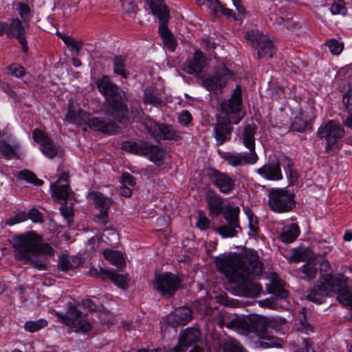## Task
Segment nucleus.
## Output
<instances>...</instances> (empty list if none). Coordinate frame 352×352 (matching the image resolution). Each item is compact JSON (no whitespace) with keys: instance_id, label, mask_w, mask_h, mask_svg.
<instances>
[{"instance_id":"f03ea898","label":"nucleus","mask_w":352,"mask_h":352,"mask_svg":"<svg viewBox=\"0 0 352 352\" xmlns=\"http://www.w3.org/2000/svg\"><path fill=\"white\" fill-rule=\"evenodd\" d=\"M12 243L15 250L16 259L29 262L40 270L45 268L46 263L39 256H51L54 254V248L48 243H40L37 235L32 232L15 235L12 239Z\"/></svg>"},{"instance_id":"8fccbe9b","label":"nucleus","mask_w":352,"mask_h":352,"mask_svg":"<svg viewBox=\"0 0 352 352\" xmlns=\"http://www.w3.org/2000/svg\"><path fill=\"white\" fill-rule=\"evenodd\" d=\"M27 219V214L24 211H18L14 216L5 220V224L8 226H14L16 223L25 221Z\"/></svg>"},{"instance_id":"bf43d9fd","label":"nucleus","mask_w":352,"mask_h":352,"mask_svg":"<svg viewBox=\"0 0 352 352\" xmlns=\"http://www.w3.org/2000/svg\"><path fill=\"white\" fill-rule=\"evenodd\" d=\"M94 220L97 223L105 226L109 221V211L100 210L98 214L94 216Z\"/></svg>"},{"instance_id":"052dcab7","label":"nucleus","mask_w":352,"mask_h":352,"mask_svg":"<svg viewBox=\"0 0 352 352\" xmlns=\"http://www.w3.org/2000/svg\"><path fill=\"white\" fill-rule=\"evenodd\" d=\"M192 116L187 110L182 111L178 117L179 122L184 126L188 125L192 122Z\"/></svg>"},{"instance_id":"c03bdc74","label":"nucleus","mask_w":352,"mask_h":352,"mask_svg":"<svg viewBox=\"0 0 352 352\" xmlns=\"http://www.w3.org/2000/svg\"><path fill=\"white\" fill-rule=\"evenodd\" d=\"M107 279L111 280L116 285L121 288H126L127 286V281L126 277L123 275L116 274L113 272L109 271L107 273Z\"/></svg>"},{"instance_id":"4d7b16f0","label":"nucleus","mask_w":352,"mask_h":352,"mask_svg":"<svg viewBox=\"0 0 352 352\" xmlns=\"http://www.w3.org/2000/svg\"><path fill=\"white\" fill-rule=\"evenodd\" d=\"M312 259L320 262V270L321 272H329L330 271L331 264L328 260L324 259L323 256L318 255L314 256Z\"/></svg>"},{"instance_id":"338daca9","label":"nucleus","mask_w":352,"mask_h":352,"mask_svg":"<svg viewBox=\"0 0 352 352\" xmlns=\"http://www.w3.org/2000/svg\"><path fill=\"white\" fill-rule=\"evenodd\" d=\"M248 218L250 229L254 234H257L259 230L257 219H254V217L252 215H249Z\"/></svg>"},{"instance_id":"09e8293b","label":"nucleus","mask_w":352,"mask_h":352,"mask_svg":"<svg viewBox=\"0 0 352 352\" xmlns=\"http://www.w3.org/2000/svg\"><path fill=\"white\" fill-rule=\"evenodd\" d=\"M62 206L60 208L61 214L65 218L68 222L72 219L74 216V202L69 201L65 204H61Z\"/></svg>"},{"instance_id":"e2e57ef3","label":"nucleus","mask_w":352,"mask_h":352,"mask_svg":"<svg viewBox=\"0 0 352 352\" xmlns=\"http://www.w3.org/2000/svg\"><path fill=\"white\" fill-rule=\"evenodd\" d=\"M205 0H199L198 2L201 4L204 3ZM208 3V6L217 13L223 5L219 0H206Z\"/></svg>"},{"instance_id":"cd10ccee","label":"nucleus","mask_w":352,"mask_h":352,"mask_svg":"<svg viewBox=\"0 0 352 352\" xmlns=\"http://www.w3.org/2000/svg\"><path fill=\"white\" fill-rule=\"evenodd\" d=\"M210 212L218 216L222 212L223 199L217 195L213 194L207 197Z\"/></svg>"},{"instance_id":"9b49d317","label":"nucleus","mask_w":352,"mask_h":352,"mask_svg":"<svg viewBox=\"0 0 352 352\" xmlns=\"http://www.w3.org/2000/svg\"><path fill=\"white\" fill-rule=\"evenodd\" d=\"M246 38L250 42L252 47L256 50L258 59L271 58L276 52L274 43L258 31L247 32Z\"/></svg>"},{"instance_id":"58836bf2","label":"nucleus","mask_w":352,"mask_h":352,"mask_svg":"<svg viewBox=\"0 0 352 352\" xmlns=\"http://www.w3.org/2000/svg\"><path fill=\"white\" fill-rule=\"evenodd\" d=\"M103 255L105 259L109 261L111 264L117 267L122 266L123 263V257L119 252L111 250H105L103 252Z\"/></svg>"},{"instance_id":"9d476101","label":"nucleus","mask_w":352,"mask_h":352,"mask_svg":"<svg viewBox=\"0 0 352 352\" xmlns=\"http://www.w3.org/2000/svg\"><path fill=\"white\" fill-rule=\"evenodd\" d=\"M181 279L171 272H164L155 275L152 280V286L155 291L158 292L164 298L173 296L181 287Z\"/></svg>"},{"instance_id":"774afa93","label":"nucleus","mask_w":352,"mask_h":352,"mask_svg":"<svg viewBox=\"0 0 352 352\" xmlns=\"http://www.w3.org/2000/svg\"><path fill=\"white\" fill-rule=\"evenodd\" d=\"M219 10H221L222 14L226 16L237 19V17L235 16L233 11L226 8L223 5L221 6V8L219 9Z\"/></svg>"},{"instance_id":"3c124183","label":"nucleus","mask_w":352,"mask_h":352,"mask_svg":"<svg viewBox=\"0 0 352 352\" xmlns=\"http://www.w3.org/2000/svg\"><path fill=\"white\" fill-rule=\"evenodd\" d=\"M326 45L329 48L330 52L335 55L340 54L344 49L343 43L338 42L336 39L327 41Z\"/></svg>"},{"instance_id":"0eeeda50","label":"nucleus","mask_w":352,"mask_h":352,"mask_svg":"<svg viewBox=\"0 0 352 352\" xmlns=\"http://www.w3.org/2000/svg\"><path fill=\"white\" fill-rule=\"evenodd\" d=\"M257 126L254 123L247 124L242 132L240 140L243 144L249 150L248 152L241 153H225L223 155V160L234 167L245 166L247 164H254L258 160L255 151V138Z\"/></svg>"},{"instance_id":"39448f33","label":"nucleus","mask_w":352,"mask_h":352,"mask_svg":"<svg viewBox=\"0 0 352 352\" xmlns=\"http://www.w3.org/2000/svg\"><path fill=\"white\" fill-rule=\"evenodd\" d=\"M204 314L206 316H213V322L220 327L226 326L228 329L236 330L239 333L245 335L254 333L261 340L267 336L268 323L265 318L258 316L236 317L226 323L223 318L226 312L223 310L206 309Z\"/></svg>"},{"instance_id":"13d9d810","label":"nucleus","mask_w":352,"mask_h":352,"mask_svg":"<svg viewBox=\"0 0 352 352\" xmlns=\"http://www.w3.org/2000/svg\"><path fill=\"white\" fill-rule=\"evenodd\" d=\"M342 102L347 112L352 113V89H349L343 96Z\"/></svg>"},{"instance_id":"680f3d73","label":"nucleus","mask_w":352,"mask_h":352,"mask_svg":"<svg viewBox=\"0 0 352 352\" xmlns=\"http://www.w3.org/2000/svg\"><path fill=\"white\" fill-rule=\"evenodd\" d=\"M27 214V219H30L35 223L41 222L43 221V216L41 213L36 208H32Z\"/></svg>"},{"instance_id":"ddd939ff","label":"nucleus","mask_w":352,"mask_h":352,"mask_svg":"<svg viewBox=\"0 0 352 352\" xmlns=\"http://www.w3.org/2000/svg\"><path fill=\"white\" fill-rule=\"evenodd\" d=\"M199 336L200 331L197 329L188 328L181 333L178 344L170 351L142 349L138 352H185L188 347L198 342Z\"/></svg>"},{"instance_id":"20e7f679","label":"nucleus","mask_w":352,"mask_h":352,"mask_svg":"<svg viewBox=\"0 0 352 352\" xmlns=\"http://www.w3.org/2000/svg\"><path fill=\"white\" fill-rule=\"evenodd\" d=\"M96 86L104 98L106 115L122 124H128L130 120L126 94L107 76L98 79Z\"/></svg>"},{"instance_id":"6ab92c4d","label":"nucleus","mask_w":352,"mask_h":352,"mask_svg":"<svg viewBox=\"0 0 352 352\" xmlns=\"http://www.w3.org/2000/svg\"><path fill=\"white\" fill-rule=\"evenodd\" d=\"M256 173L263 178L278 181L283 179L280 163L278 160H273L256 170Z\"/></svg>"},{"instance_id":"b1692460","label":"nucleus","mask_w":352,"mask_h":352,"mask_svg":"<svg viewBox=\"0 0 352 352\" xmlns=\"http://www.w3.org/2000/svg\"><path fill=\"white\" fill-rule=\"evenodd\" d=\"M331 287L328 284L321 283L316 285L308 291L306 298L312 302L322 303L324 299L329 295Z\"/></svg>"},{"instance_id":"603ef678","label":"nucleus","mask_w":352,"mask_h":352,"mask_svg":"<svg viewBox=\"0 0 352 352\" xmlns=\"http://www.w3.org/2000/svg\"><path fill=\"white\" fill-rule=\"evenodd\" d=\"M261 345L265 347L279 346H280V340L275 336L270 335L268 332L267 336L261 339Z\"/></svg>"},{"instance_id":"f3484780","label":"nucleus","mask_w":352,"mask_h":352,"mask_svg":"<svg viewBox=\"0 0 352 352\" xmlns=\"http://www.w3.org/2000/svg\"><path fill=\"white\" fill-rule=\"evenodd\" d=\"M210 180L214 186L223 194H229L236 188V181L227 173L213 170L210 173Z\"/></svg>"},{"instance_id":"6e6d98bb","label":"nucleus","mask_w":352,"mask_h":352,"mask_svg":"<svg viewBox=\"0 0 352 352\" xmlns=\"http://www.w3.org/2000/svg\"><path fill=\"white\" fill-rule=\"evenodd\" d=\"M210 226V221L203 212L199 211L197 226L201 230H206Z\"/></svg>"},{"instance_id":"49530a36","label":"nucleus","mask_w":352,"mask_h":352,"mask_svg":"<svg viewBox=\"0 0 352 352\" xmlns=\"http://www.w3.org/2000/svg\"><path fill=\"white\" fill-rule=\"evenodd\" d=\"M300 270L305 274V278L308 280L314 278L318 272L317 267L315 264H313L311 262H309L302 266Z\"/></svg>"},{"instance_id":"5701e85b","label":"nucleus","mask_w":352,"mask_h":352,"mask_svg":"<svg viewBox=\"0 0 352 352\" xmlns=\"http://www.w3.org/2000/svg\"><path fill=\"white\" fill-rule=\"evenodd\" d=\"M192 320V311L186 307L175 309L168 317V322L173 327L185 325Z\"/></svg>"},{"instance_id":"c85d7f7f","label":"nucleus","mask_w":352,"mask_h":352,"mask_svg":"<svg viewBox=\"0 0 352 352\" xmlns=\"http://www.w3.org/2000/svg\"><path fill=\"white\" fill-rule=\"evenodd\" d=\"M126 57L124 56H116L113 60V72L116 75H120L124 78H128L129 73L126 72Z\"/></svg>"},{"instance_id":"de8ad7c7","label":"nucleus","mask_w":352,"mask_h":352,"mask_svg":"<svg viewBox=\"0 0 352 352\" xmlns=\"http://www.w3.org/2000/svg\"><path fill=\"white\" fill-rule=\"evenodd\" d=\"M47 324V322L44 320L28 321L25 322L24 327L26 331L34 333L46 327Z\"/></svg>"},{"instance_id":"e433bc0d","label":"nucleus","mask_w":352,"mask_h":352,"mask_svg":"<svg viewBox=\"0 0 352 352\" xmlns=\"http://www.w3.org/2000/svg\"><path fill=\"white\" fill-rule=\"evenodd\" d=\"M18 148L17 144L12 146L5 140L0 142V153L8 160L16 157V150Z\"/></svg>"},{"instance_id":"a211bd4d","label":"nucleus","mask_w":352,"mask_h":352,"mask_svg":"<svg viewBox=\"0 0 352 352\" xmlns=\"http://www.w3.org/2000/svg\"><path fill=\"white\" fill-rule=\"evenodd\" d=\"M28 25L24 21L20 19H12L9 24L8 37H16L24 52H27L28 50V43L25 36Z\"/></svg>"},{"instance_id":"f8f14e48","label":"nucleus","mask_w":352,"mask_h":352,"mask_svg":"<svg viewBox=\"0 0 352 352\" xmlns=\"http://www.w3.org/2000/svg\"><path fill=\"white\" fill-rule=\"evenodd\" d=\"M344 131L341 125L336 121L331 120L321 125L318 131V135L327 141L326 152H329L342 138Z\"/></svg>"},{"instance_id":"a878e982","label":"nucleus","mask_w":352,"mask_h":352,"mask_svg":"<svg viewBox=\"0 0 352 352\" xmlns=\"http://www.w3.org/2000/svg\"><path fill=\"white\" fill-rule=\"evenodd\" d=\"M87 197L94 201L96 208L99 210L109 211L113 203L111 199L104 196L100 192L98 191L89 192Z\"/></svg>"},{"instance_id":"bb28decb","label":"nucleus","mask_w":352,"mask_h":352,"mask_svg":"<svg viewBox=\"0 0 352 352\" xmlns=\"http://www.w3.org/2000/svg\"><path fill=\"white\" fill-rule=\"evenodd\" d=\"M214 230L223 238H228L236 236L239 232L242 231V228L240 226H236L234 224L227 223L214 228Z\"/></svg>"},{"instance_id":"f704fd0d","label":"nucleus","mask_w":352,"mask_h":352,"mask_svg":"<svg viewBox=\"0 0 352 352\" xmlns=\"http://www.w3.org/2000/svg\"><path fill=\"white\" fill-rule=\"evenodd\" d=\"M146 131L153 138H157L162 123H157L150 118H146L142 122Z\"/></svg>"},{"instance_id":"1a4fd4ad","label":"nucleus","mask_w":352,"mask_h":352,"mask_svg":"<svg viewBox=\"0 0 352 352\" xmlns=\"http://www.w3.org/2000/svg\"><path fill=\"white\" fill-rule=\"evenodd\" d=\"M268 204L275 212H287L296 206L294 195L283 188H272L268 190Z\"/></svg>"},{"instance_id":"864d4df0","label":"nucleus","mask_w":352,"mask_h":352,"mask_svg":"<svg viewBox=\"0 0 352 352\" xmlns=\"http://www.w3.org/2000/svg\"><path fill=\"white\" fill-rule=\"evenodd\" d=\"M8 70L12 76L17 78H21L25 74V71L23 67L18 64H12L9 65L8 67Z\"/></svg>"},{"instance_id":"a19ab883","label":"nucleus","mask_w":352,"mask_h":352,"mask_svg":"<svg viewBox=\"0 0 352 352\" xmlns=\"http://www.w3.org/2000/svg\"><path fill=\"white\" fill-rule=\"evenodd\" d=\"M299 323L297 327L298 331L306 333L313 331V327L309 323L307 318L306 309L302 307L299 311Z\"/></svg>"},{"instance_id":"4be33fe9","label":"nucleus","mask_w":352,"mask_h":352,"mask_svg":"<svg viewBox=\"0 0 352 352\" xmlns=\"http://www.w3.org/2000/svg\"><path fill=\"white\" fill-rule=\"evenodd\" d=\"M86 124L90 129L100 131L102 133L111 135L118 131V126L112 120H104L100 118H91L87 120Z\"/></svg>"},{"instance_id":"f257e3e1","label":"nucleus","mask_w":352,"mask_h":352,"mask_svg":"<svg viewBox=\"0 0 352 352\" xmlns=\"http://www.w3.org/2000/svg\"><path fill=\"white\" fill-rule=\"evenodd\" d=\"M217 270L236 284L240 295L255 297L262 292L260 285L249 281L251 276H257L262 272L261 263L256 252L250 251L243 258L238 256L216 257Z\"/></svg>"},{"instance_id":"4468645a","label":"nucleus","mask_w":352,"mask_h":352,"mask_svg":"<svg viewBox=\"0 0 352 352\" xmlns=\"http://www.w3.org/2000/svg\"><path fill=\"white\" fill-rule=\"evenodd\" d=\"M52 196L60 204H65L73 200L72 191L69 188L67 175L64 174L51 186Z\"/></svg>"},{"instance_id":"473e14b6","label":"nucleus","mask_w":352,"mask_h":352,"mask_svg":"<svg viewBox=\"0 0 352 352\" xmlns=\"http://www.w3.org/2000/svg\"><path fill=\"white\" fill-rule=\"evenodd\" d=\"M239 213L240 208L239 206H230L226 209L223 218L227 223L239 226H240L239 219Z\"/></svg>"},{"instance_id":"393cba45","label":"nucleus","mask_w":352,"mask_h":352,"mask_svg":"<svg viewBox=\"0 0 352 352\" xmlns=\"http://www.w3.org/2000/svg\"><path fill=\"white\" fill-rule=\"evenodd\" d=\"M158 33L163 41L164 47L170 52H174L177 47V41L168 28V23L160 24Z\"/></svg>"},{"instance_id":"aec40b11","label":"nucleus","mask_w":352,"mask_h":352,"mask_svg":"<svg viewBox=\"0 0 352 352\" xmlns=\"http://www.w3.org/2000/svg\"><path fill=\"white\" fill-rule=\"evenodd\" d=\"M205 60L204 54L200 50H197L192 58L183 63L182 69L189 74H199L206 65Z\"/></svg>"},{"instance_id":"5fc2aeb1","label":"nucleus","mask_w":352,"mask_h":352,"mask_svg":"<svg viewBox=\"0 0 352 352\" xmlns=\"http://www.w3.org/2000/svg\"><path fill=\"white\" fill-rule=\"evenodd\" d=\"M109 270H104L103 268L98 267H92L89 270V274L93 277H100L102 280H107V273H108Z\"/></svg>"},{"instance_id":"2f4dec72","label":"nucleus","mask_w":352,"mask_h":352,"mask_svg":"<svg viewBox=\"0 0 352 352\" xmlns=\"http://www.w3.org/2000/svg\"><path fill=\"white\" fill-rule=\"evenodd\" d=\"M179 137V133L173 126L162 123L158 137L165 140H175Z\"/></svg>"},{"instance_id":"0e129e2a","label":"nucleus","mask_w":352,"mask_h":352,"mask_svg":"<svg viewBox=\"0 0 352 352\" xmlns=\"http://www.w3.org/2000/svg\"><path fill=\"white\" fill-rule=\"evenodd\" d=\"M18 6L20 16L25 21L30 11L29 6L23 3H19Z\"/></svg>"},{"instance_id":"37998d69","label":"nucleus","mask_w":352,"mask_h":352,"mask_svg":"<svg viewBox=\"0 0 352 352\" xmlns=\"http://www.w3.org/2000/svg\"><path fill=\"white\" fill-rule=\"evenodd\" d=\"M270 293L281 299L286 298L288 292L281 285L278 281H274L269 288Z\"/></svg>"},{"instance_id":"412c9836","label":"nucleus","mask_w":352,"mask_h":352,"mask_svg":"<svg viewBox=\"0 0 352 352\" xmlns=\"http://www.w3.org/2000/svg\"><path fill=\"white\" fill-rule=\"evenodd\" d=\"M151 9V13L157 17L160 24L168 23L170 11L164 0H144Z\"/></svg>"},{"instance_id":"423d86ee","label":"nucleus","mask_w":352,"mask_h":352,"mask_svg":"<svg viewBox=\"0 0 352 352\" xmlns=\"http://www.w3.org/2000/svg\"><path fill=\"white\" fill-rule=\"evenodd\" d=\"M87 308L89 311L96 310V305L90 299H85L82 302H68L65 314L56 312V316L65 325L74 329L76 333H87L91 330V322L87 318V314L81 311V307Z\"/></svg>"},{"instance_id":"4c0bfd02","label":"nucleus","mask_w":352,"mask_h":352,"mask_svg":"<svg viewBox=\"0 0 352 352\" xmlns=\"http://www.w3.org/2000/svg\"><path fill=\"white\" fill-rule=\"evenodd\" d=\"M284 168L290 185H294L298 182V174L294 168V164L289 159L285 160Z\"/></svg>"},{"instance_id":"7ed1b4c3","label":"nucleus","mask_w":352,"mask_h":352,"mask_svg":"<svg viewBox=\"0 0 352 352\" xmlns=\"http://www.w3.org/2000/svg\"><path fill=\"white\" fill-rule=\"evenodd\" d=\"M242 106V89L237 85L231 97L220 104V113L214 126V137L218 144H223L231 138L233 127L242 119L240 111Z\"/></svg>"},{"instance_id":"72a5a7b5","label":"nucleus","mask_w":352,"mask_h":352,"mask_svg":"<svg viewBox=\"0 0 352 352\" xmlns=\"http://www.w3.org/2000/svg\"><path fill=\"white\" fill-rule=\"evenodd\" d=\"M58 36L70 50L75 51L76 54L79 53L83 46V43L80 40H75L71 36L65 35L61 33H58Z\"/></svg>"},{"instance_id":"79ce46f5","label":"nucleus","mask_w":352,"mask_h":352,"mask_svg":"<svg viewBox=\"0 0 352 352\" xmlns=\"http://www.w3.org/2000/svg\"><path fill=\"white\" fill-rule=\"evenodd\" d=\"M223 352H246L242 344L235 339L227 340L223 346Z\"/></svg>"},{"instance_id":"7c9ffc66","label":"nucleus","mask_w":352,"mask_h":352,"mask_svg":"<svg viewBox=\"0 0 352 352\" xmlns=\"http://www.w3.org/2000/svg\"><path fill=\"white\" fill-rule=\"evenodd\" d=\"M80 263V259L78 257L62 256L59 259V267L61 270L68 272L78 267Z\"/></svg>"},{"instance_id":"c756f323","label":"nucleus","mask_w":352,"mask_h":352,"mask_svg":"<svg viewBox=\"0 0 352 352\" xmlns=\"http://www.w3.org/2000/svg\"><path fill=\"white\" fill-rule=\"evenodd\" d=\"M300 229L297 223H292L288 228L283 232L280 238V240L284 243H292L293 242L299 235Z\"/></svg>"},{"instance_id":"ea45409f","label":"nucleus","mask_w":352,"mask_h":352,"mask_svg":"<svg viewBox=\"0 0 352 352\" xmlns=\"http://www.w3.org/2000/svg\"><path fill=\"white\" fill-rule=\"evenodd\" d=\"M144 102L154 106H160L162 104V100L159 94L151 89H146L144 91Z\"/></svg>"},{"instance_id":"69168bd1","label":"nucleus","mask_w":352,"mask_h":352,"mask_svg":"<svg viewBox=\"0 0 352 352\" xmlns=\"http://www.w3.org/2000/svg\"><path fill=\"white\" fill-rule=\"evenodd\" d=\"M121 180L123 183L127 184L131 186L135 185V178L129 173H124L122 175Z\"/></svg>"},{"instance_id":"2eb2a0df","label":"nucleus","mask_w":352,"mask_h":352,"mask_svg":"<svg viewBox=\"0 0 352 352\" xmlns=\"http://www.w3.org/2000/svg\"><path fill=\"white\" fill-rule=\"evenodd\" d=\"M232 76L231 70L226 67H221L218 68L212 76L204 80L203 82L208 90L217 91L221 89Z\"/></svg>"},{"instance_id":"dca6fc26","label":"nucleus","mask_w":352,"mask_h":352,"mask_svg":"<svg viewBox=\"0 0 352 352\" xmlns=\"http://www.w3.org/2000/svg\"><path fill=\"white\" fill-rule=\"evenodd\" d=\"M34 140L40 144V150L47 157L52 159L58 154V147L44 131L36 129L32 132Z\"/></svg>"},{"instance_id":"6e6552de","label":"nucleus","mask_w":352,"mask_h":352,"mask_svg":"<svg viewBox=\"0 0 352 352\" xmlns=\"http://www.w3.org/2000/svg\"><path fill=\"white\" fill-rule=\"evenodd\" d=\"M122 149L133 154L147 157L157 166L162 164L165 155L164 150L159 146L144 141H126L122 144Z\"/></svg>"},{"instance_id":"a18cd8bd","label":"nucleus","mask_w":352,"mask_h":352,"mask_svg":"<svg viewBox=\"0 0 352 352\" xmlns=\"http://www.w3.org/2000/svg\"><path fill=\"white\" fill-rule=\"evenodd\" d=\"M330 10L333 15H345L347 12V8L344 0H332Z\"/></svg>"},{"instance_id":"c9c22d12","label":"nucleus","mask_w":352,"mask_h":352,"mask_svg":"<svg viewBox=\"0 0 352 352\" xmlns=\"http://www.w3.org/2000/svg\"><path fill=\"white\" fill-rule=\"evenodd\" d=\"M16 177L19 179H23L37 186H41L43 184V181L37 178L36 175L29 170H23L18 172Z\"/></svg>"}]
</instances>
